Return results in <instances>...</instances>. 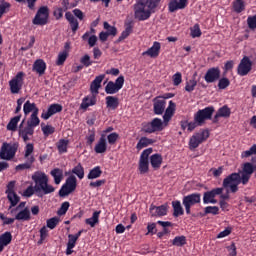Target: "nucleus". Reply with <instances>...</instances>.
<instances>
[{"label":"nucleus","instance_id":"f257e3e1","mask_svg":"<svg viewBox=\"0 0 256 256\" xmlns=\"http://www.w3.org/2000/svg\"><path fill=\"white\" fill-rule=\"evenodd\" d=\"M161 0H137L134 5V16L138 21H146L155 13Z\"/></svg>","mask_w":256,"mask_h":256},{"label":"nucleus","instance_id":"f03ea898","mask_svg":"<svg viewBox=\"0 0 256 256\" xmlns=\"http://www.w3.org/2000/svg\"><path fill=\"white\" fill-rule=\"evenodd\" d=\"M33 187L44 195L55 193L56 188L49 184V176L44 171H36L31 176Z\"/></svg>","mask_w":256,"mask_h":256},{"label":"nucleus","instance_id":"7ed1b4c3","mask_svg":"<svg viewBox=\"0 0 256 256\" xmlns=\"http://www.w3.org/2000/svg\"><path fill=\"white\" fill-rule=\"evenodd\" d=\"M239 184H243L241 174L240 173H232V174L226 176V178H224L222 185H223L224 189L230 188V192L235 194L236 192L239 191Z\"/></svg>","mask_w":256,"mask_h":256},{"label":"nucleus","instance_id":"20e7f679","mask_svg":"<svg viewBox=\"0 0 256 256\" xmlns=\"http://www.w3.org/2000/svg\"><path fill=\"white\" fill-rule=\"evenodd\" d=\"M215 113V107L209 106L202 110H198L194 115V121L198 123V126H203L206 120H212Z\"/></svg>","mask_w":256,"mask_h":256},{"label":"nucleus","instance_id":"39448f33","mask_svg":"<svg viewBox=\"0 0 256 256\" xmlns=\"http://www.w3.org/2000/svg\"><path fill=\"white\" fill-rule=\"evenodd\" d=\"M50 10L47 6L40 7L32 20L34 26L44 27L48 24Z\"/></svg>","mask_w":256,"mask_h":256},{"label":"nucleus","instance_id":"423d86ee","mask_svg":"<svg viewBox=\"0 0 256 256\" xmlns=\"http://www.w3.org/2000/svg\"><path fill=\"white\" fill-rule=\"evenodd\" d=\"M76 187L77 178L74 175H70L66 179L61 189L58 191V195H60V197H66L68 195H71L73 192H75Z\"/></svg>","mask_w":256,"mask_h":256},{"label":"nucleus","instance_id":"0eeeda50","mask_svg":"<svg viewBox=\"0 0 256 256\" xmlns=\"http://www.w3.org/2000/svg\"><path fill=\"white\" fill-rule=\"evenodd\" d=\"M200 193H192L183 197V205L185 207L186 215H191V208L194 205L200 204L202 201Z\"/></svg>","mask_w":256,"mask_h":256},{"label":"nucleus","instance_id":"6e6552de","mask_svg":"<svg viewBox=\"0 0 256 256\" xmlns=\"http://www.w3.org/2000/svg\"><path fill=\"white\" fill-rule=\"evenodd\" d=\"M255 171H256V166H254L250 162H246L242 165V170L239 173L240 178L242 180V185L248 184V182L251 180V177H252L253 173H255Z\"/></svg>","mask_w":256,"mask_h":256},{"label":"nucleus","instance_id":"1a4fd4ad","mask_svg":"<svg viewBox=\"0 0 256 256\" xmlns=\"http://www.w3.org/2000/svg\"><path fill=\"white\" fill-rule=\"evenodd\" d=\"M142 130L144 133H148V134L161 132L163 130V121L159 118H154L150 122L143 124Z\"/></svg>","mask_w":256,"mask_h":256},{"label":"nucleus","instance_id":"9d476101","mask_svg":"<svg viewBox=\"0 0 256 256\" xmlns=\"http://www.w3.org/2000/svg\"><path fill=\"white\" fill-rule=\"evenodd\" d=\"M252 67H253V62L251 61V59H249L248 56H244V58H242L240 60V63L238 64L237 67V74L240 77H244L246 76L249 72L252 71Z\"/></svg>","mask_w":256,"mask_h":256},{"label":"nucleus","instance_id":"9b49d317","mask_svg":"<svg viewBox=\"0 0 256 256\" xmlns=\"http://www.w3.org/2000/svg\"><path fill=\"white\" fill-rule=\"evenodd\" d=\"M24 76L25 74L23 72H19L14 78L11 79L10 82H8V84L10 85L11 93H20L24 83Z\"/></svg>","mask_w":256,"mask_h":256},{"label":"nucleus","instance_id":"f8f14e48","mask_svg":"<svg viewBox=\"0 0 256 256\" xmlns=\"http://www.w3.org/2000/svg\"><path fill=\"white\" fill-rule=\"evenodd\" d=\"M224 188H213L210 191L204 192L203 194V204H217V200H215L217 195H222Z\"/></svg>","mask_w":256,"mask_h":256},{"label":"nucleus","instance_id":"ddd939ff","mask_svg":"<svg viewBox=\"0 0 256 256\" xmlns=\"http://www.w3.org/2000/svg\"><path fill=\"white\" fill-rule=\"evenodd\" d=\"M17 153V148L10 144L4 143L1 148L0 158L2 160L11 161L15 154Z\"/></svg>","mask_w":256,"mask_h":256},{"label":"nucleus","instance_id":"4468645a","mask_svg":"<svg viewBox=\"0 0 256 256\" xmlns=\"http://www.w3.org/2000/svg\"><path fill=\"white\" fill-rule=\"evenodd\" d=\"M167 101L161 96L153 99V113L156 116H161L166 110Z\"/></svg>","mask_w":256,"mask_h":256},{"label":"nucleus","instance_id":"2eb2a0df","mask_svg":"<svg viewBox=\"0 0 256 256\" xmlns=\"http://www.w3.org/2000/svg\"><path fill=\"white\" fill-rule=\"evenodd\" d=\"M189 5V0H169L168 12L175 13L179 10H184Z\"/></svg>","mask_w":256,"mask_h":256},{"label":"nucleus","instance_id":"dca6fc26","mask_svg":"<svg viewBox=\"0 0 256 256\" xmlns=\"http://www.w3.org/2000/svg\"><path fill=\"white\" fill-rule=\"evenodd\" d=\"M149 213L151 217H165L168 213V204L161 206L150 205Z\"/></svg>","mask_w":256,"mask_h":256},{"label":"nucleus","instance_id":"f3484780","mask_svg":"<svg viewBox=\"0 0 256 256\" xmlns=\"http://www.w3.org/2000/svg\"><path fill=\"white\" fill-rule=\"evenodd\" d=\"M221 75V71L219 67H212L208 69L206 75H204V80L208 83H215L216 81L219 80Z\"/></svg>","mask_w":256,"mask_h":256},{"label":"nucleus","instance_id":"a211bd4d","mask_svg":"<svg viewBox=\"0 0 256 256\" xmlns=\"http://www.w3.org/2000/svg\"><path fill=\"white\" fill-rule=\"evenodd\" d=\"M161 50V43L160 42H153V45L147 50L142 53V56H148L152 59H156L159 57Z\"/></svg>","mask_w":256,"mask_h":256},{"label":"nucleus","instance_id":"6ab92c4d","mask_svg":"<svg viewBox=\"0 0 256 256\" xmlns=\"http://www.w3.org/2000/svg\"><path fill=\"white\" fill-rule=\"evenodd\" d=\"M231 116V109L227 106L224 105L223 107H221L218 112H216V114L213 117V124H218L219 123V118H229Z\"/></svg>","mask_w":256,"mask_h":256},{"label":"nucleus","instance_id":"aec40b11","mask_svg":"<svg viewBox=\"0 0 256 256\" xmlns=\"http://www.w3.org/2000/svg\"><path fill=\"white\" fill-rule=\"evenodd\" d=\"M47 70V64L43 59H38L34 61L32 65V71L36 72L40 77L45 74Z\"/></svg>","mask_w":256,"mask_h":256},{"label":"nucleus","instance_id":"412c9836","mask_svg":"<svg viewBox=\"0 0 256 256\" xmlns=\"http://www.w3.org/2000/svg\"><path fill=\"white\" fill-rule=\"evenodd\" d=\"M34 127L31 126H26L24 128H19L18 130V136L19 138H21L22 140H24V142L30 141L31 139L29 138L32 137L34 135Z\"/></svg>","mask_w":256,"mask_h":256},{"label":"nucleus","instance_id":"4be33fe9","mask_svg":"<svg viewBox=\"0 0 256 256\" xmlns=\"http://www.w3.org/2000/svg\"><path fill=\"white\" fill-rule=\"evenodd\" d=\"M97 103V97L95 94L88 95L85 98H82V102L80 104V109L86 111L88 107L94 106Z\"/></svg>","mask_w":256,"mask_h":256},{"label":"nucleus","instance_id":"5701e85b","mask_svg":"<svg viewBox=\"0 0 256 256\" xmlns=\"http://www.w3.org/2000/svg\"><path fill=\"white\" fill-rule=\"evenodd\" d=\"M105 77H106L105 75L96 76V78H94V80L91 82L90 92L93 95H97L99 93V89L101 88V83H103Z\"/></svg>","mask_w":256,"mask_h":256},{"label":"nucleus","instance_id":"b1692460","mask_svg":"<svg viewBox=\"0 0 256 256\" xmlns=\"http://www.w3.org/2000/svg\"><path fill=\"white\" fill-rule=\"evenodd\" d=\"M107 151L106 135L102 134L96 146H94V152L97 154H103Z\"/></svg>","mask_w":256,"mask_h":256},{"label":"nucleus","instance_id":"393cba45","mask_svg":"<svg viewBox=\"0 0 256 256\" xmlns=\"http://www.w3.org/2000/svg\"><path fill=\"white\" fill-rule=\"evenodd\" d=\"M13 236L11 232H4L0 235V253L11 244Z\"/></svg>","mask_w":256,"mask_h":256},{"label":"nucleus","instance_id":"a878e982","mask_svg":"<svg viewBox=\"0 0 256 256\" xmlns=\"http://www.w3.org/2000/svg\"><path fill=\"white\" fill-rule=\"evenodd\" d=\"M65 18L68 21L73 33H76V31L79 29V21L75 19V17L70 11H67L65 13Z\"/></svg>","mask_w":256,"mask_h":256},{"label":"nucleus","instance_id":"bb28decb","mask_svg":"<svg viewBox=\"0 0 256 256\" xmlns=\"http://www.w3.org/2000/svg\"><path fill=\"white\" fill-rule=\"evenodd\" d=\"M172 208H173V217L177 218L184 215V209L182 207L180 200H173Z\"/></svg>","mask_w":256,"mask_h":256},{"label":"nucleus","instance_id":"cd10ccee","mask_svg":"<svg viewBox=\"0 0 256 256\" xmlns=\"http://www.w3.org/2000/svg\"><path fill=\"white\" fill-rule=\"evenodd\" d=\"M106 108L109 110H117L119 107V98L115 96H108L105 98Z\"/></svg>","mask_w":256,"mask_h":256},{"label":"nucleus","instance_id":"c85d7f7f","mask_svg":"<svg viewBox=\"0 0 256 256\" xmlns=\"http://www.w3.org/2000/svg\"><path fill=\"white\" fill-rule=\"evenodd\" d=\"M156 143V140L155 139H150V138H147V137H141L140 140L138 141L137 145H136V149L138 151L144 149V148H147L148 146L150 145H153Z\"/></svg>","mask_w":256,"mask_h":256},{"label":"nucleus","instance_id":"c756f323","mask_svg":"<svg viewBox=\"0 0 256 256\" xmlns=\"http://www.w3.org/2000/svg\"><path fill=\"white\" fill-rule=\"evenodd\" d=\"M133 32V22L129 21L125 23V30L122 31V34H120V37H118L117 42H121L127 37H129Z\"/></svg>","mask_w":256,"mask_h":256},{"label":"nucleus","instance_id":"7c9ffc66","mask_svg":"<svg viewBox=\"0 0 256 256\" xmlns=\"http://www.w3.org/2000/svg\"><path fill=\"white\" fill-rule=\"evenodd\" d=\"M39 110L33 111L30 118L27 120V126L32 127L35 129V127H38L40 124V119L38 118Z\"/></svg>","mask_w":256,"mask_h":256},{"label":"nucleus","instance_id":"2f4dec72","mask_svg":"<svg viewBox=\"0 0 256 256\" xmlns=\"http://www.w3.org/2000/svg\"><path fill=\"white\" fill-rule=\"evenodd\" d=\"M161 154H152L150 157V164L154 170H159L162 164Z\"/></svg>","mask_w":256,"mask_h":256},{"label":"nucleus","instance_id":"473e14b6","mask_svg":"<svg viewBox=\"0 0 256 256\" xmlns=\"http://www.w3.org/2000/svg\"><path fill=\"white\" fill-rule=\"evenodd\" d=\"M15 219L18 221H29L31 220V211L28 208L20 210L16 214Z\"/></svg>","mask_w":256,"mask_h":256},{"label":"nucleus","instance_id":"72a5a7b5","mask_svg":"<svg viewBox=\"0 0 256 256\" xmlns=\"http://www.w3.org/2000/svg\"><path fill=\"white\" fill-rule=\"evenodd\" d=\"M101 214V210L94 211L91 218L85 220V223L89 225L91 228H95V226L99 223V217Z\"/></svg>","mask_w":256,"mask_h":256},{"label":"nucleus","instance_id":"f704fd0d","mask_svg":"<svg viewBox=\"0 0 256 256\" xmlns=\"http://www.w3.org/2000/svg\"><path fill=\"white\" fill-rule=\"evenodd\" d=\"M23 195L27 198H30L33 195H36L39 198H43L45 196L42 192L37 190L34 186H29L28 188H26Z\"/></svg>","mask_w":256,"mask_h":256},{"label":"nucleus","instance_id":"c9c22d12","mask_svg":"<svg viewBox=\"0 0 256 256\" xmlns=\"http://www.w3.org/2000/svg\"><path fill=\"white\" fill-rule=\"evenodd\" d=\"M56 185L60 184L63 180V170L60 168H54L50 172Z\"/></svg>","mask_w":256,"mask_h":256},{"label":"nucleus","instance_id":"e433bc0d","mask_svg":"<svg viewBox=\"0 0 256 256\" xmlns=\"http://www.w3.org/2000/svg\"><path fill=\"white\" fill-rule=\"evenodd\" d=\"M103 174V170H101L100 166H94L87 175L88 180H95L100 178V176Z\"/></svg>","mask_w":256,"mask_h":256},{"label":"nucleus","instance_id":"4c0bfd02","mask_svg":"<svg viewBox=\"0 0 256 256\" xmlns=\"http://www.w3.org/2000/svg\"><path fill=\"white\" fill-rule=\"evenodd\" d=\"M69 140L67 139H60L56 143V148L58 153L64 154L68 152Z\"/></svg>","mask_w":256,"mask_h":256},{"label":"nucleus","instance_id":"58836bf2","mask_svg":"<svg viewBox=\"0 0 256 256\" xmlns=\"http://www.w3.org/2000/svg\"><path fill=\"white\" fill-rule=\"evenodd\" d=\"M22 115H18L13 117L10 122H8L6 129L9 131H17V125L19 124L20 120H21Z\"/></svg>","mask_w":256,"mask_h":256},{"label":"nucleus","instance_id":"ea45409f","mask_svg":"<svg viewBox=\"0 0 256 256\" xmlns=\"http://www.w3.org/2000/svg\"><path fill=\"white\" fill-rule=\"evenodd\" d=\"M7 199H8V201H9L10 204H11V205H10V209H11L12 207H16L17 204H19V202H20V200H21L20 196L17 195L16 192L8 193V194H7Z\"/></svg>","mask_w":256,"mask_h":256},{"label":"nucleus","instance_id":"a19ab883","mask_svg":"<svg viewBox=\"0 0 256 256\" xmlns=\"http://www.w3.org/2000/svg\"><path fill=\"white\" fill-rule=\"evenodd\" d=\"M11 3L7 2L6 0H0V19L3 17V15H6L10 12L11 9Z\"/></svg>","mask_w":256,"mask_h":256},{"label":"nucleus","instance_id":"79ce46f5","mask_svg":"<svg viewBox=\"0 0 256 256\" xmlns=\"http://www.w3.org/2000/svg\"><path fill=\"white\" fill-rule=\"evenodd\" d=\"M233 10L236 14H241L245 11V2L244 0H234L233 1Z\"/></svg>","mask_w":256,"mask_h":256},{"label":"nucleus","instance_id":"37998d69","mask_svg":"<svg viewBox=\"0 0 256 256\" xmlns=\"http://www.w3.org/2000/svg\"><path fill=\"white\" fill-rule=\"evenodd\" d=\"M36 110H39V109L36 107L35 103H31V101L29 100L25 102L24 108H23L25 116H28L31 112L34 113Z\"/></svg>","mask_w":256,"mask_h":256},{"label":"nucleus","instance_id":"c03bdc74","mask_svg":"<svg viewBox=\"0 0 256 256\" xmlns=\"http://www.w3.org/2000/svg\"><path fill=\"white\" fill-rule=\"evenodd\" d=\"M196 76H197V73H195V75L192 76V78L186 82V86H185L186 92L192 93L195 90V87L197 86Z\"/></svg>","mask_w":256,"mask_h":256},{"label":"nucleus","instance_id":"a18cd8bd","mask_svg":"<svg viewBox=\"0 0 256 256\" xmlns=\"http://www.w3.org/2000/svg\"><path fill=\"white\" fill-rule=\"evenodd\" d=\"M105 93L106 94H116L119 93V91L121 89H119L118 87H116L115 82L113 81H109V83L105 86Z\"/></svg>","mask_w":256,"mask_h":256},{"label":"nucleus","instance_id":"49530a36","mask_svg":"<svg viewBox=\"0 0 256 256\" xmlns=\"http://www.w3.org/2000/svg\"><path fill=\"white\" fill-rule=\"evenodd\" d=\"M186 244H187V240L184 235L176 236L172 240V245L175 247H184Z\"/></svg>","mask_w":256,"mask_h":256},{"label":"nucleus","instance_id":"de8ad7c7","mask_svg":"<svg viewBox=\"0 0 256 256\" xmlns=\"http://www.w3.org/2000/svg\"><path fill=\"white\" fill-rule=\"evenodd\" d=\"M72 173L75 174L79 180H83L85 176L84 167L79 163L72 170Z\"/></svg>","mask_w":256,"mask_h":256},{"label":"nucleus","instance_id":"09e8293b","mask_svg":"<svg viewBox=\"0 0 256 256\" xmlns=\"http://www.w3.org/2000/svg\"><path fill=\"white\" fill-rule=\"evenodd\" d=\"M41 126H43L41 130L45 138L49 137L50 135L56 132V128L51 125L44 126V123H42Z\"/></svg>","mask_w":256,"mask_h":256},{"label":"nucleus","instance_id":"8fccbe9b","mask_svg":"<svg viewBox=\"0 0 256 256\" xmlns=\"http://www.w3.org/2000/svg\"><path fill=\"white\" fill-rule=\"evenodd\" d=\"M194 136L200 141V143H203L209 138L210 133L208 130H201L200 132H196Z\"/></svg>","mask_w":256,"mask_h":256},{"label":"nucleus","instance_id":"3c124183","mask_svg":"<svg viewBox=\"0 0 256 256\" xmlns=\"http://www.w3.org/2000/svg\"><path fill=\"white\" fill-rule=\"evenodd\" d=\"M68 57H69V53L67 51L60 52V54H58L57 56L56 65L62 66L64 62L67 61Z\"/></svg>","mask_w":256,"mask_h":256},{"label":"nucleus","instance_id":"603ef678","mask_svg":"<svg viewBox=\"0 0 256 256\" xmlns=\"http://www.w3.org/2000/svg\"><path fill=\"white\" fill-rule=\"evenodd\" d=\"M138 170H139L140 174L148 173L149 160H139Z\"/></svg>","mask_w":256,"mask_h":256},{"label":"nucleus","instance_id":"864d4df0","mask_svg":"<svg viewBox=\"0 0 256 256\" xmlns=\"http://www.w3.org/2000/svg\"><path fill=\"white\" fill-rule=\"evenodd\" d=\"M220 213V209L218 206H208L206 208H204V215H213V216H217Z\"/></svg>","mask_w":256,"mask_h":256},{"label":"nucleus","instance_id":"5fc2aeb1","mask_svg":"<svg viewBox=\"0 0 256 256\" xmlns=\"http://www.w3.org/2000/svg\"><path fill=\"white\" fill-rule=\"evenodd\" d=\"M103 27L109 36L115 37L117 35V28L114 26H111L108 22H104Z\"/></svg>","mask_w":256,"mask_h":256},{"label":"nucleus","instance_id":"6e6d98bb","mask_svg":"<svg viewBox=\"0 0 256 256\" xmlns=\"http://www.w3.org/2000/svg\"><path fill=\"white\" fill-rule=\"evenodd\" d=\"M63 107L61 104H51L48 108V111L51 113L52 116L56 115L57 113H61Z\"/></svg>","mask_w":256,"mask_h":256},{"label":"nucleus","instance_id":"4d7b16f0","mask_svg":"<svg viewBox=\"0 0 256 256\" xmlns=\"http://www.w3.org/2000/svg\"><path fill=\"white\" fill-rule=\"evenodd\" d=\"M80 63L84 67L88 68V67H91L94 62L91 60V56H89L88 54H85L80 58Z\"/></svg>","mask_w":256,"mask_h":256},{"label":"nucleus","instance_id":"13d9d810","mask_svg":"<svg viewBox=\"0 0 256 256\" xmlns=\"http://www.w3.org/2000/svg\"><path fill=\"white\" fill-rule=\"evenodd\" d=\"M191 33L190 36L192 38L201 37L202 36V30L199 24H195L194 27L190 29Z\"/></svg>","mask_w":256,"mask_h":256},{"label":"nucleus","instance_id":"bf43d9fd","mask_svg":"<svg viewBox=\"0 0 256 256\" xmlns=\"http://www.w3.org/2000/svg\"><path fill=\"white\" fill-rule=\"evenodd\" d=\"M69 208H70V202L68 201L63 202L61 205V208L57 210V215L64 216L65 214H67Z\"/></svg>","mask_w":256,"mask_h":256},{"label":"nucleus","instance_id":"052dcab7","mask_svg":"<svg viewBox=\"0 0 256 256\" xmlns=\"http://www.w3.org/2000/svg\"><path fill=\"white\" fill-rule=\"evenodd\" d=\"M58 224H59V218L57 217H53L49 220H46V227H48L51 230L56 229Z\"/></svg>","mask_w":256,"mask_h":256},{"label":"nucleus","instance_id":"680f3d73","mask_svg":"<svg viewBox=\"0 0 256 256\" xmlns=\"http://www.w3.org/2000/svg\"><path fill=\"white\" fill-rule=\"evenodd\" d=\"M201 141H199L194 135L191 136L189 140V149L194 150L197 149L199 145H201Z\"/></svg>","mask_w":256,"mask_h":256},{"label":"nucleus","instance_id":"e2e57ef3","mask_svg":"<svg viewBox=\"0 0 256 256\" xmlns=\"http://www.w3.org/2000/svg\"><path fill=\"white\" fill-rule=\"evenodd\" d=\"M231 82L227 77H223L219 80L218 87L220 90H225L230 86Z\"/></svg>","mask_w":256,"mask_h":256},{"label":"nucleus","instance_id":"0e129e2a","mask_svg":"<svg viewBox=\"0 0 256 256\" xmlns=\"http://www.w3.org/2000/svg\"><path fill=\"white\" fill-rule=\"evenodd\" d=\"M107 139L110 145H115L119 139V134L117 132H112L108 135Z\"/></svg>","mask_w":256,"mask_h":256},{"label":"nucleus","instance_id":"69168bd1","mask_svg":"<svg viewBox=\"0 0 256 256\" xmlns=\"http://www.w3.org/2000/svg\"><path fill=\"white\" fill-rule=\"evenodd\" d=\"M153 153V148L144 149L140 155L141 161H149V155Z\"/></svg>","mask_w":256,"mask_h":256},{"label":"nucleus","instance_id":"338daca9","mask_svg":"<svg viewBox=\"0 0 256 256\" xmlns=\"http://www.w3.org/2000/svg\"><path fill=\"white\" fill-rule=\"evenodd\" d=\"M175 103L171 100L169 103H168V107L166 108L165 110V114L166 115H170L173 117L174 113H175Z\"/></svg>","mask_w":256,"mask_h":256},{"label":"nucleus","instance_id":"774afa93","mask_svg":"<svg viewBox=\"0 0 256 256\" xmlns=\"http://www.w3.org/2000/svg\"><path fill=\"white\" fill-rule=\"evenodd\" d=\"M247 24L249 29L251 30L256 29V15L248 17Z\"/></svg>","mask_w":256,"mask_h":256}]
</instances>
